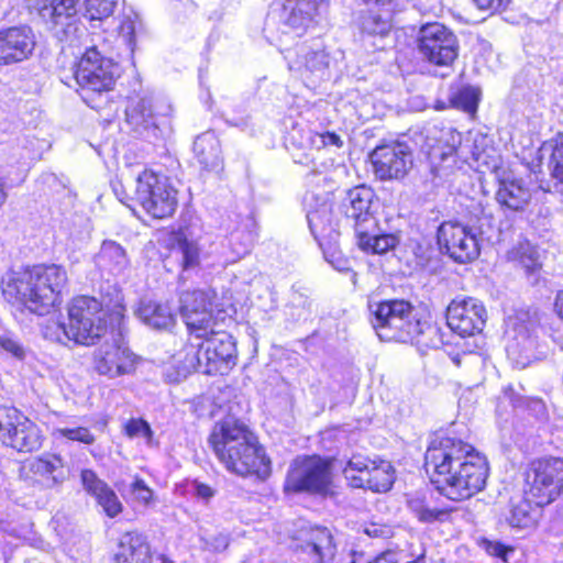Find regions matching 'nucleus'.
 Here are the masks:
<instances>
[{
  "mask_svg": "<svg viewBox=\"0 0 563 563\" xmlns=\"http://www.w3.org/2000/svg\"><path fill=\"white\" fill-rule=\"evenodd\" d=\"M252 103H255L254 99H247L234 104L232 113L224 114L225 122L231 126L252 134L256 125V117L249 111Z\"/></svg>",
  "mask_w": 563,
  "mask_h": 563,
  "instance_id": "nucleus-41",
  "label": "nucleus"
},
{
  "mask_svg": "<svg viewBox=\"0 0 563 563\" xmlns=\"http://www.w3.org/2000/svg\"><path fill=\"white\" fill-rule=\"evenodd\" d=\"M365 532L369 537H378L382 530L376 525H372V527L365 529Z\"/></svg>",
  "mask_w": 563,
  "mask_h": 563,
  "instance_id": "nucleus-63",
  "label": "nucleus"
},
{
  "mask_svg": "<svg viewBox=\"0 0 563 563\" xmlns=\"http://www.w3.org/2000/svg\"><path fill=\"white\" fill-rule=\"evenodd\" d=\"M418 49L429 63L449 66L459 55V42L445 25L438 22L427 23L419 30Z\"/></svg>",
  "mask_w": 563,
  "mask_h": 563,
  "instance_id": "nucleus-16",
  "label": "nucleus"
},
{
  "mask_svg": "<svg viewBox=\"0 0 563 563\" xmlns=\"http://www.w3.org/2000/svg\"><path fill=\"white\" fill-rule=\"evenodd\" d=\"M446 324L462 338L481 333L486 322L483 302L473 297H456L446 308Z\"/></svg>",
  "mask_w": 563,
  "mask_h": 563,
  "instance_id": "nucleus-19",
  "label": "nucleus"
},
{
  "mask_svg": "<svg viewBox=\"0 0 563 563\" xmlns=\"http://www.w3.org/2000/svg\"><path fill=\"white\" fill-rule=\"evenodd\" d=\"M526 482L531 492L562 493L563 460L550 456L532 462L526 474Z\"/></svg>",
  "mask_w": 563,
  "mask_h": 563,
  "instance_id": "nucleus-27",
  "label": "nucleus"
},
{
  "mask_svg": "<svg viewBox=\"0 0 563 563\" xmlns=\"http://www.w3.org/2000/svg\"><path fill=\"white\" fill-rule=\"evenodd\" d=\"M42 183L47 186L56 202H60V211L65 212L73 208L76 195L68 187L69 180L65 176H57L48 173L42 175Z\"/></svg>",
  "mask_w": 563,
  "mask_h": 563,
  "instance_id": "nucleus-38",
  "label": "nucleus"
},
{
  "mask_svg": "<svg viewBox=\"0 0 563 563\" xmlns=\"http://www.w3.org/2000/svg\"><path fill=\"white\" fill-rule=\"evenodd\" d=\"M352 488L369 489L372 493H388L395 481V471L389 462L378 464L361 454L353 455L343 470Z\"/></svg>",
  "mask_w": 563,
  "mask_h": 563,
  "instance_id": "nucleus-13",
  "label": "nucleus"
},
{
  "mask_svg": "<svg viewBox=\"0 0 563 563\" xmlns=\"http://www.w3.org/2000/svg\"><path fill=\"white\" fill-rule=\"evenodd\" d=\"M210 291L186 290L179 297V313L188 332L185 366L205 374H222L236 357L233 336L218 329Z\"/></svg>",
  "mask_w": 563,
  "mask_h": 563,
  "instance_id": "nucleus-2",
  "label": "nucleus"
},
{
  "mask_svg": "<svg viewBox=\"0 0 563 563\" xmlns=\"http://www.w3.org/2000/svg\"><path fill=\"white\" fill-rule=\"evenodd\" d=\"M368 563H397L396 554L391 551H387L375 558Z\"/></svg>",
  "mask_w": 563,
  "mask_h": 563,
  "instance_id": "nucleus-57",
  "label": "nucleus"
},
{
  "mask_svg": "<svg viewBox=\"0 0 563 563\" xmlns=\"http://www.w3.org/2000/svg\"><path fill=\"white\" fill-rule=\"evenodd\" d=\"M503 405H511L514 408H519L525 405V399L517 396L512 388H508L504 391V395L499 398L497 410L499 411Z\"/></svg>",
  "mask_w": 563,
  "mask_h": 563,
  "instance_id": "nucleus-54",
  "label": "nucleus"
},
{
  "mask_svg": "<svg viewBox=\"0 0 563 563\" xmlns=\"http://www.w3.org/2000/svg\"><path fill=\"white\" fill-rule=\"evenodd\" d=\"M551 150L549 169L554 191L563 195V132L544 145Z\"/></svg>",
  "mask_w": 563,
  "mask_h": 563,
  "instance_id": "nucleus-37",
  "label": "nucleus"
},
{
  "mask_svg": "<svg viewBox=\"0 0 563 563\" xmlns=\"http://www.w3.org/2000/svg\"><path fill=\"white\" fill-rule=\"evenodd\" d=\"M325 179L327 177L321 172H318L314 167L307 176L308 184H312L314 180L319 184L320 181H325Z\"/></svg>",
  "mask_w": 563,
  "mask_h": 563,
  "instance_id": "nucleus-59",
  "label": "nucleus"
},
{
  "mask_svg": "<svg viewBox=\"0 0 563 563\" xmlns=\"http://www.w3.org/2000/svg\"><path fill=\"white\" fill-rule=\"evenodd\" d=\"M484 548L489 555L506 560L507 553L512 551L500 542L484 540Z\"/></svg>",
  "mask_w": 563,
  "mask_h": 563,
  "instance_id": "nucleus-53",
  "label": "nucleus"
},
{
  "mask_svg": "<svg viewBox=\"0 0 563 563\" xmlns=\"http://www.w3.org/2000/svg\"><path fill=\"white\" fill-rule=\"evenodd\" d=\"M531 496L533 498H528L526 495H514L511 497V510L508 520L512 527L528 528L533 526L541 515V508L554 500L551 495Z\"/></svg>",
  "mask_w": 563,
  "mask_h": 563,
  "instance_id": "nucleus-30",
  "label": "nucleus"
},
{
  "mask_svg": "<svg viewBox=\"0 0 563 563\" xmlns=\"http://www.w3.org/2000/svg\"><path fill=\"white\" fill-rule=\"evenodd\" d=\"M21 476L27 481L40 483L45 488H51L52 485L62 483L65 477L62 459L53 455L47 459H36L21 468Z\"/></svg>",
  "mask_w": 563,
  "mask_h": 563,
  "instance_id": "nucleus-31",
  "label": "nucleus"
},
{
  "mask_svg": "<svg viewBox=\"0 0 563 563\" xmlns=\"http://www.w3.org/2000/svg\"><path fill=\"white\" fill-rule=\"evenodd\" d=\"M391 29L390 14L386 15L369 12L362 16L361 30L368 35L385 36Z\"/></svg>",
  "mask_w": 563,
  "mask_h": 563,
  "instance_id": "nucleus-45",
  "label": "nucleus"
},
{
  "mask_svg": "<svg viewBox=\"0 0 563 563\" xmlns=\"http://www.w3.org/2000/svg\"><path fill=\"white\" fill-rule=\"evenodd\" d=\"M194 153L202 168L218 170L221 167L220 142L213 132H205L196 137Z\"/></svg>",
  "mask_w": 563,
  "mask_h": 563,
  "instance_id": "nucleus-35",
  "label": "nucleus"
},
{
  "mask_svg": "<svg viewBox=\"0 0 563 563\" xmlns=\"http://www.w3.org/2000/svg\"><path fill=\"white\" fill-rule=\"evenodd\" d=\"M124 430L129 438H143L148 445L153 442V430L150 423L142 418L130 419L125 423Z\"/></svg>",
  "mask_w": 563,
  "mask_h": 563,
  "instance_id": "nucleus-48",
  "label": "nucleus"
},
{
  "mask_svg": "<svg viewBox=\"0 0 563 563\" xmlns=\"http://www.w3.org/2000/svg\"><path fill=\"white\" fill-rule=\"evenodd\" d=\"M481 10L498 11L507 7L510 0H473Z\"/></svg>",
  "mask_w": 563,
  "mask_h": 563,
  "instance_id": "nucleus-55",
  "label": "nucleus"
},
{
  "mask_svg": "<svg viewBox=\"0 0 563 563\" xmlns=\"http://www.w3.org/2000/svg\"><path fill=\"white\" fill-rule=\"evenodd\" d=\"M95 263L102 274L122 276L130 267V258L125 249L115 241L104 240L95 256Z\"/></svg>",
  "mask_w": 563,
  "mask_h": 563,
  "instance_id": "nucleus-32",
  "label": "nucleus"
},
{
  "mask_svg": "<svg viewBox=\"0 0 563 563\" xmlns=\"http://www.w3.org/2000/svg\"><path fill=\"white\" fill-rule=\"evenodd\" d=\"M408 506L417 516L418 520L424 523L434 521H444L446 517L455 510L451 506H443L441 508H428L424 500L419 496L408 499Z\"/></svg>",
  "mask_w": 563,
  "mask_h": 563,
  "instance_id": "nucleus-43",
  "label": "nucleus"
},
{
  "mask_svg": "<svg viewBox=\"0 0 563 563\" xmlns=\"http://www.w3.org/2000/svg\"><path fill=\"white\" fill-rule=\"evenodd\" d=\"M288 141L292 146L294 162L306 166L316 165V153L322 148L343 146V140L334 132L318 133L296 128L289 133Z\"/></svg>",
  "mask_w": 563,
  "mask_h": 563,
  "instance_id": "nucleus-21",
  "label": "nucleus"
},
{
  "mask_svg": "<svg viewBox=\"0 0 563 563\" xmlns=\"http://www.w3.org/2000/svg\"><path fill=\"white\" fill-rule=\"evenodd\" d=\"M5 198H7V195H5L4 190H3L2 183L0 181V207L4 203Z\"/></svg>",
  "mask_w": 563,
  "mask_h": 563,
  "instance_id": "nucleus-64",
  "label": "nucleus"
},
{
  "mask_svg": "<svg viewBox=\"0 0 563 563\" xmlns=\"http://www.w3.org/2000/svg\"><path fill=\"white\" fill-rule=\"evenodd\" d=\"M131 489L133 492H147V493H153L151 489H148V487L146 486L145 482L143 479H140V478H134L131 483Z\"/></svg>",
  "mask_w": 563,
  "mask_h": 563,
  "instance_id": "nucleus-60",
  "label": "nucleus"
},
{
  "mask_svg": "<svg viewBox=\"0 0 563 563\" xmlns=\"http://www.w3.org/2000/svg\"><path fill=\"white\" fill-rule=\"evenodd\" d=\"M554 309L560 319L563 320V290L559 291L555 297Z\"/></svg>",
  "mask_w": 563,
  "mask_h": 563,
  "instance_id": "nucleus-61",
  "label": "nucleus"
},
{
  "mask_svg": "<svg viewBox=\"0 0 563 563\" xmlns=\"http://www.w3.org/2000/svg\"><path fill=\"white\" fill-rule=\"evenodd\" d=\"M375 230H364V234L356 233L358 246L375 254H384L393 250L398 244L399 240L395 234H376Z\"/></svg>",
  "mask_w": 563,
  "mask_h": 563,
  "instance_id": "nucleus-39",
  "label": "nucleus"
},
{
  "mask_svg": "<svg viewBox=\"0 0 563 563\" xmlns=\"http://www.w3.org/2000/svg\"><path fill=\"white\" fill-rule=\"evenodd\" d=\"M538 319L536 312L530 310H517L507 319L508 342L506 351L509 357L520 362L529 361L537 347Z\"/></svg>",
  "mask_w": 563,
  "mask_h": 563,
  "instance_id": "nucleus-18",
  "label": "nucleus"
},
{
  "mask_svg": "<svg viewBox=\"0 0 563 563\" xmlns=\"http://www.w3.org/2000/svg\"><path fill=\"white\" fill-rule=\"evenodd\" d=\"M284 54L290 71L298 74L303 80L322 79L329 67V55L320 41L297 44L295 49L288 45L278 48Z\"/></svg>",
  "mask_w": 563,
  "mask_h": 563,
  "instance_id": "nucleus-17",
  "label": "nucleus"
},
{
  "mask_svg": "<svg viewBox=\"0 0 563 563\" xmlns=\"http://www.w3.org/2000/svg\"><path fill=\"white\" fill-rule=\"evenodd\" d=\"M26 4L46 23H51L56 33L63 32L67 35L74 26L79 0H26Z\"/></svg>",
  "mask_w": 563,
  "mask_h": 563,
  "instance_id": "nucleus-26",
  "label": "nucleus"
},
{
  "mask_svg": "<svg viewBox=\"0 0 563 563\" xmlns=\"http://www.w3.org/2000/svg\"><path fill=\"white\" fill-rule=\"evenodd\" d=\"M479 92L476 88L462 87L450 97V103L453 108L472 113L477 109Z\"/></svg>",
  "mask_w": 563,
  "mask_h": 563,
  "instance_id": "nucleus-46",
  "label": "nucleus"
},
{
  "mask_svg": "<svg viewBox=\"0 0 563 563\" xmlns=\"http://www.w3.org/2000/svg\"><path fill=\"white\" fill-rule=\"evenodd\" d=\"M375 197L374 191L366 186L350 189L341 202V211L354 228L355 234L364 230L376 229V219L371 208Z\"/></svg>",
  "mask_w": 563,
  "mask_h": 563,
  "instance_id": "nucleus-23",
  "label": "nucleus"
},
{
  "mask_svg": "<svg viewBox=\"0 0 563 563\" xmlns=\"http://www.w3.org/2000/svg\"><path fill=\"white\" fill-rule=\"evenodd\" d=\"M516 255L528 275H533L540 269L541 264L539 262L538 252L531 244H520L516 251Z\"/></svg>",
  "mask_w": 563,
  "mask_h": 563,
  "instance_id": "nucleus-47",
  "label": "nucleus"
},
{
  "mask_svg": "<svg viewBox=\"0 0 563 563\" xmlns=\"http://www.w3.org/2000/svg\"><path fill=\"white\" fill-rule=\"evenodd\" d=\"M80 481L87 493H114L99 478L95 471L85 468L80 472Z\"/></svg>",
  "mask_w": 563,
  "mask_h": 563,
  "instance_id": "nucleus-50",
  "label": "nucleus"
},
{
  "mask_svg": "<svg viewBox=\"0 0 563 563\" xmlns=\"http://www.w3.org/2000/svg\"><path fill=\"white\" fill-rule=\"evenodd\" d=\"M371 161L379 179H401L412 167V153L405 143L384 144L372 152Z\"/></svg>",
  "mask_w": 563,
  "mask_h": 563,
  "instance_id": "nucleus-20",
  "label": "nucleus"
},
{
  "mask_svg": "<svg viewBox=\"0 0 563 563\" xmlns=\"http://www.w3.org/2000/svg\"><path fill=\"white\" fill-rule=\"evenodd\" d=\"M329 264L339 272H350L347 261L343 258L341 254L338 256V260L329 258Z\"/></svg>",
  "mask_w": 563,
  "mask_h": 563,
  "instance_id": "nucleus-58",
  "label": "nucleus"
},
{
  "mask_svg": "<svg viewBox=\"0 0 563 563\" xmlns=\"http://www.w3.org/2000/svg\"><path fill=\"white\" fill-rule=\"evenodd\" d=\"M303 206L309 230L322 250L325 261L329 263V258L338 260L341 254L336 247L340 232L328 194L307 191Z\"/></svg>",
  "mask_w": 563,
  "mask_h": 563,
  "instance_id": "nucleus-11",
  "label": "nucleus"
},
{
  "mask_svg": "<svg viewBox=\"0 0 563 563\" xmlns=\"http://www.w3.org/2000/svg\"><path fill=\"white\" fill-rule=\"evenodd\" d=\"M56 432L70 441H77L84 444H92L95 442V435L85 427L59 428Z\"/></svg>",
  "mask_w": 563,
  "mask_h": 563,
  "instance_id": "nucleus-51",
  "label": "nucleus"
},
{
  "mask_svg": "<svg viewBox=\"0 0 563 563\" xmlns=\"http://www.w3.org/2000/svg\"><path fill=\"white\" fill-rule=\"evenodd\" d=\"M496 201L504 213L523 212L530 203L532 189L529 181L517 177L512 172L498 175Z\"/></svg>",
  "mask_w": 563,
  "mask_h": 563,
  "instance_id": "nucleus-25",
  "label": "nucleus"
},
{
  "mask_svg": "<svg viewBox=\"0 0 563 563\" xmlns=\"http://www.w3.org/2000/svg\"><path fill=\"white\" fill-rule=\"evenodd\" d=\"M367 4H376L382 8H388L387 11H390V7L394 0H363Z\"/></svg>",
  "mask_w": 563,
  "mask_h": 563,
  "instance_id": "nucleus-62",
  "label": "nucleus"
},
{
  "mask_svg": "<svg viewBox=\"0 0 563 563\" xmlns=\"http://www.w3.org/2000/svg\"><path fill=\"white\" fill-rule=\"evenodd\" d=\"M0 441L18 452H33L42 446L38 427L14 407H0Z\"/></svg>",
  "mask_w": 563,
  "mask_h": 563,
  "instance_id": "nucleus-14",
  "label": "nucleus"
},
{
  "mask_svg": "<svg viewBox=\"0 0 563 563\" xmlns=\"http://www.w3.org/2000/svg\"><path fill=\"white\" fill-rule=\"evenodd\" d=\"M124 308L115 302L111 311L93 297L80 296L73 299L68 309V323L53 322L45 335L62 344L73 341L76 344L92 345L97 340H106L92 354V368L109 379L129 375L135 369V355L120 342L115 328H120Z\"/></svg>",
  "mask_w": 563,
  "mask_h": 563,
  "instance_id": "nucleus-1",
  "label": "nucleus"
},
{
  "mask_svg": "<svg viewBox=\"0 0 563 563\" xmlns=\"http://www.w3.org/2000/svg\"><path fill=\"white\" fill-rule=\"evenodd\" d=\"M173 107L154 95L131 97L125 109L126 123L135 136L155 142L170 130Z\"/></svg>",
  "mask_w": 563,
  "mask_h": 563,
  "instance_id": "nucleus-7",
  "label": "nucleus"
},
{
  "mask_svg": "<svg viewBox=\"0 0 563 563\" xmlns=\"http://www.w3.org/2000/svg\"><path fill=\"white\" fill-rule=\"evenodd\" d=\"M216 456L228 471L241 476H264L269 461L249 428L232 418L217 422L208 439Z\"/></svg>",
  "mask_w": 563,
  "mask_h": 563,
  "instance_id": "nucleus-5",
  "label": "nucleus"
},
{
  "mask_svg": "<svg viewBox=\"0 0 563 563\" xmlns=\"http://www.w3.org/2000/svg\"><path fill=\"white\" fill-rule=\"evenodd\" d=\"M135 198L156 219L173 216L178 203L177 190L169 179L147 169L136 176Z\"/></svg>",
  "mask_w": 563,
  "mask_h": 563,
  "instance_id": "nucleus-12",
  "label": "nucleus"
},
{
  "mask_svg": "<svg viewBox=\"0 0 563 563\" xmlns=\"http://www.w3.org/2000/svg\"><path fill=\"white\" fill-rule=\"evenodd\" d=\"M371 323L382 341L409 342L417 335L419 320L406 300H386L369 305Z\"/></svg>",
  "mask_w": 563,
  "mask_h": 563,
  "instance_id": "nucleus-8",
  "label": "nucleus"
},
{
  "mask_svg": "<svg viewBox=\"0 0 563 563\" xmlns=\"http://www.w3.org/2000/svg\"><path fill=\"white\" fill-rule=\"evenodd\" d=\"M135 313L145 325L155 330L167 331L176 323V316L167 302L141 300Z\"/></svg>",
  "mask_w": 563,
  "mask_h": 563,
  "instance_id": "nucleus-34",
  "label": "nucleus"
},
{
  "mask_svg": "<svg viewBox=\"0 0 563 563\" xmlns=\"http://www.w3.org/2000/svg\"><path fill=\"white\" fill-rule=\"evenodd\" d=\"M96 497L97 504L110 518H114L123 509L122 503L119 500L118 495H96Z\"/></svg>",
  "mask_w": 563,
  "mask_h": 563,
  "instance_id": "nucleus-52",
  "label": "nucleus"
},
{
  "mask_svg": "<svg viewBox=\"0 0 563 563\" xmlns=\"http://www.w3.org/2000/svg\"><path fill=\"white\" fill-rule=\"evenodd\" d=\"M118 76V64L104 57L95 46L86 49L75 69L82 99L91 108L99 107L93 97L110 91Z\"/></svg>",
  "mask_w": 563,
  "mask_h": 563,
  "instance_id": "nucleus-9",
  "label": "nucleus"
},
{
  "mask_svg": "<svg viewBox=\"0 0 563 563\" xmlns=\"http://www.w3.org/2000/svg\"><path fill=\"white\" fill-rule=\"evenodd\" d=\"M424 467L440 493L446 487L479 493L488 476L485 456L471 444L444 432L432 435L424 454Z\"/></svg>",
  "mask_w": 563,
  "mask_h": 563,
  "instance_id": "nucleus-3",
  "label": "nucleus"
},
{
  "mask_svg": "<svg viewBox=\"0 0 563 563\" xmlns=\"http://www.w3.org/2000/svg\"><path fill=\"white\" fill-rule=\"evenodd\" d=\"M417 335L412 338L411 343L416 344L418 349L424 353V350H437L444 344V336L440 328L429 322H421L419 320V329Z\"/></svg>",
  "mask_w": 563,
  "mask_h": 563,
  "instance_id": "nucleus-42",
  "label": "nucleus"
},
{
  "mask_svg": "<svg viewBox=\"0 0 563 563\" xmlns=\"http://www.w3.org/2000/svg\"><path fill=\"white\" fill-rule=\"evenodd\" d=\"M152 550L145 536L139 532L124 533L114 556L115 563H152Z\"/></svg>",
  "mask_w": 563,
  "mask_h": 563,
  "instance_id": "nucleus-33",
  "label": "nucleus"
},
{
  "mask_svg": "<svg viewBox=\"0 0 563 563\" xmlns=\"http://www.w3.org/2000/svg\"><path fill=\"white\" fill-rule=\"evenodd\" d=\"M0 351L13 356L16 360L25 357V349L20 341L11 333L0 332Z\"/></svg>",
  "mask_w": 563,
  "mask_h": 563,
  "instance_id": "nucleus-49",
  "label": "nucleus"
},
{
  "mask_svg": "<svg viewBox=\"0 0 563 563\" xmlns=\"http://www.w3.org/2000/svg\"><path fill=\"white\" fill-rule=\"evenodd\" d=\"M327 0H284L278 11L279 34L274 38L279 48L300 37L312 24Z\"/></svg>",
  "mask_w": 563,
  "mask_h": 563,
  "instance_id": "nucleus-15",
  "label": "nucleus"
},
{
  "mask_svg": "<svg viewBox=\"0 0 563 563\" xmlns=\"http://www.w3.org/2000/svg\"><path fill=\"white\" fill-rule=\"evenodd\" d=\"M169 258L179 265V278L183 280L187 279L200 267L201 249L198 241L188 238L183 232L176 233L170 244Z\"/></svg>",
  "mask_w": 563,
  "mask_h": 563,
  "instance_id": "nucleus-29",
  "label": "nucleus"
},
{
  "mask_svg": "<svg viewBox=\"0 0 563 563\" xmlns=\"http://www.w3.org/2000/svg\"><path fill=\"white\" fill-rule=\"evenodd\" d=\"M206 544L214 551H223L229 545V538L225 534H218L210 539H205Z\"/></svg>",
  "mask_w": 563,
  "mask_h": 563,
  "instance_id": "nucleus-56",
  "label": "nucleus"
},
{
  "mask_svg": "<svg viewBox=\"0 0 563 563\" xmlns=\"http://www.w3.org/2000/svg\"><path fill=\"white\" fill-rule=\"evenodd\" d=\"M473 208L470 224L445 221L438 228L440 250L456 263L473 262L481 252L477 235L484 233V223H488L489 219L481 203L474 205Z\"/></svg>",
  "mask_w": 563,
  "mask_h": 563,
  "instance_id": "nucleus-6",
  "label": "nucleus"
},
{
  "mask_svg": "<svg viewBox=\"0 0 563 563\" xmlns=\"http://www.w3.org/2000/svg\"><path fill=\"white\" fill-rule=\"evenodd\" d=\"M461 135L451 129L441 131L437 143L429 145L428 157L435 177H446L456 163V150Z\"/></svg>",
  "mask_w": 563,
  "mask_h": 563,
  "instance_id": "nucleus-28",
  "label": "nucleus"
},
{
  "mask_svg": "<svg viewBox=\"0 0 563 563\" xmlns=\"http://www.w3.org/2000/svg\"><path fill=\"white\" fill-rule=\"evenodd\" d=\"M139 26H141L139 14L132 9L124 10L120 15L118 35L131 53L135 49V32Z\"/></svg>",
  "mask_w": 563,
  "mask_h": 563,
  "instance_id": "nucleus-44",
  "label": "nucleus"
},
{
  "mask_svg": "<svg viewBox=\"0 0 563 563\" xmlns=\"http://www.w3.org/2000/svg\"><path fill=\"white\" fill-rule=\"evenodd\" d=\"M332 461L320 455H300L290 464L284 493H334Z\"/></svg>",
  "mask_w": 563,
  "mask_h": 563,
  "instance_id": "nucleus-10",
  "label": "nucleus"
},
{
  "mask_svg": "<svg viewBox=\"0 0 563 563\" xmlns=\"http://www.w3.org/2000/svg\"><path fill=\"white\" fill-rule=\"evenodd\" d=\"M67 273L59 265H35L10 271L1 279L7 301L38 316L47 314L59 301Z\"/></svg>",
  "mask_w": 563,
  "mask_h": 563,
  "instance_id": "nucleus-4",
  "label": "nucleus"
},
{
  "mask_svg": "<svg viewBox=\"0 0 563 563\" xmlns=\"http://www.w3.org/2000/svg\"><path fill=\"white\" fill-rule=\"evenodd\" d=\"M35 45V35L29 26L0 30V66H10L29 59Z\"/></svg>",
  "mask_w": 563,
  "mask_h": 563,
  "instance_id": "nucleus-24",
  "label": "nucleus"
},
{
  "mask_svg": "<svg viewBox=\"0 0 563 563\" xmlns=\"http://www.w3.org/2000/svg\"><path fill=\"white\" fill-rule=\"evenodd\" d=\"M291 539L296 542L295 549L310 555L314 563L330 560L335 554L333 536L327 527L299 521Z\"/></svg>",
  "mask_w": 563,
  "mask_h": 563,
  "instance_id": "nucleus-22",
  "label": "nucleus"
},
{
  "mask_svg": "<svg viewBox=\"0 0 563 563\" xmlns=\"http://www.w3.org/2000/svg\"><path fill=\"white\" fill-rule=\"evenodd\" d=\"M255 238V222L251 217H246L242 222V227L232 230L229 234V244L233 254L238 257L247 254Z\"/></svg>",
  "mask_w": 563,
  "mask_h": 563,
  "instance_id": "nucleus-36",
  "label": "nucleus"
},
{
  "mask_svg": "<svg viewBox=\"0 0 563 563\" xmlns=\"http://www.w3.org/2000/svg\"><path fill=\"white\" fill-rule=\"evenodd\" d=\"M119 0H84V16L92 27L100 26L113 14Z\"/></svg>",
  "mask_w": 563,
  "mask_h": 563,
  "instance_id": "nucleus-40",
  "label": "nucleus"
}]
</instances>
